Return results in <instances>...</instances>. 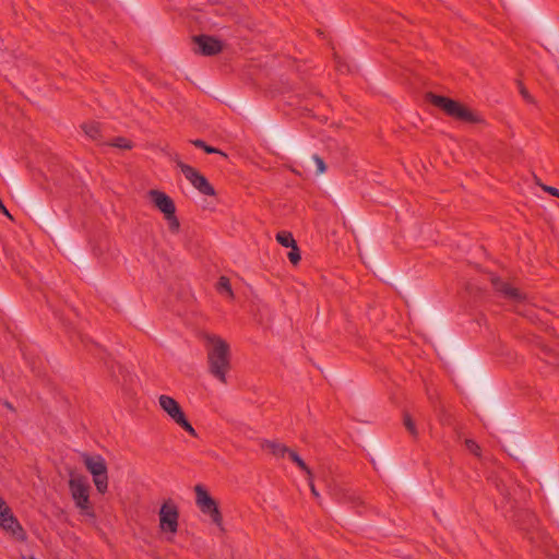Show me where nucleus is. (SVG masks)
<instances>
[{"instance_id": "nucleus-4", "label": "nucleus", "mask_w": 559, "mask_h": 559, "mask_svg": "<svg viewBox=\"0 0 559 559\" xmlns=\"http://www.w3.org/2000/svg\"><path fill=\"white\" fill-rule=\"evenodd\" d=\"M158 527L166 540H174L179 528V509L177 503L171 500H165L158 511Z\"/></svg>"}, {"instance_id": "nucleus-13", "label": "nucleus", "mask_w": 559, "mask_h": 559, "mask_svg": "<svg viewBox=\"0 0 559 559\" xmlns=\"http://www.w3.org/2000/svg\"><path fill=\"white\" fill-rule=\"evenodd\" d=\"M261 447L269 450L276 457H284L289 452L285 444L271 440H264Z\"/></svg>"}, {"instance_id": "nucleus-25", "label": "nucleus", "mask_w": 559, "mask_h": 559, "mask_svg": "<svg viewBox=\"0 0 559 559\" xmlns=\"http://www.w3.org/2000/svg\"><path fill=\"white\" fill-rule=\"evenodd\" d=\"M544 191L548 192L550 195L559 198V190L555 187L545 186Z\"/></svg>"}, {"instance_id": "nucleus-2", "label": "nucleus", "mask_w": 559, "mask_h": 559, "mask_svg": "<svg viewBox=\"0 0 559 559\" xmlns=\"http://www.w3.org/2000/svg\"><path fill=\"white\" fill-rule=\"evenodd\" d=\"M69 489L80 514L88 518L90 520H94L95 512L90 501L91 486L87 478L79 474H71L69 479Z\"/></svg>"}, {"instance_id": "nucleus-22", "label": "nucleus", "mask_w": 559, "mask_h": 559, "mask_svg": "<svg viewBox=\"0 0 559 559\" xmlns=\"http://www.w3.org/2000/svg\"><path fill=\"white\" fill-rule=\"evenodd\" d=\"M110 144L118 148H130L131 147L130 142L123 138H117Z\"/></svg>"}, {"instance_id": "nucleus-5", "label": "nucleus", "mask_w": 559, "mask_h": 559, "mask_svg": "<svg viewBox=\"0 0 559 559\" xmlns=\"http://www.w3.org/2000/svg\"><path fill=\"white\" fill-rule=\"evenodd\" d=\"M158 405L163 412L179 427L187 431L190 436L197 437V431L186 418L179 403L171 396L162 394L158 396Z\"/></svg>"}, {"instance_id": "nucleus-11", "label": "nucleus", "mask_w": 559, "mask_h": 559, "mask_svg": "<svg viewBox=\"0 0 559 559\" xmlns=\"http://www.w3.org/2000/svg\"><path fill=\"white\" fill-rule=\"evenodd\" d=\"M148 197L164 216L176 213L175 203L166 193L158 190H151Z\"/></svg>"}, {"instance_id": "nucleus-10", "label": "nucleus", "mask_w": 559, "mask_h": 559, "mask_svg": "<svg viewBox=\"0 0 559 559\" xmlns=\"http://www.w3.org/2000/svg\"><path fill=\"white\" fill-rule=\"evenodd\" d=\"M194 43L197 45V50L204 56L216 55L223 48L221 40L207 35L197 36L194 38Z\"/></svg>"}, {"instance_id": "nucleus-15", "label": "nucleus", "mask_w": 559, "mask_h": 559, "mask_svg": "<svg viewBox=\"0 0 559 559\" xmlns=\"http://www.w3.org/2000/svg\"><path fill=\"white\" fill-rule=\"evenodd\" d=\"M289 459L302 471L306 473L307 476H311V471L305 463V461L295 452L289 450L287 453Z\"/></svg>"}, {"instance_id": "nucleus-3", "label": "nucleus", "mask_w": 559, "mask_h": 559, "mask_svg": "<svg viewBox=\"0 0 559 559\" xmlns=\"http://www.w3.org/2000/svg\"><path fill=\"white\" fill-rule=\"evenodd\" d=\"M429 98L435 106L442 109L448 116L456 120L467 123H479L483 121L478 114L456 100L433 94L429 95Z\"/></svg>"}, {"instance_id": "nucleus-27", "label": "nucleus", "mask_w": 559, "mask_h": 559, "mask_svg": "<svg viewBox=\"0 0 559 559\" xmlns=\"http://www.w3.org/2000/svg\"><path fill=\"white\" fill-rule=\"evenodd\" d=\"M521 93L524 98L530 99V95L526 93V91L524 88L521 90Z\"/></svg>"}, {"instance_id": "nucleus-9", "label": "nucleus", "mask_w": 559, "mask_h": 559, "mask_svg": "<svg viewBox=\"0 0 559 559\" xmlns=\"http://www.w3.org/2000/svg\"><path fill=\"white\" fill-rule=\"evenodd\" d=\"M0 526L13 535L19 540H25L26 534L17 520L14 518L10 508L5 504L4 500L0 497Z\"/></svg>"}, {"instance_id": "nucleus-1", "label": "nucleus", "mask_w": 559, "mask_h": 559, "mask_svg": "<svg viewBox=\"0 0 559 559\" xmlns=\"http://www.w3.org/2000/svg\"><path fill=\"white\" fill-rule=\"evenodd\" d=\"M206 356L209 372L219 383H228V373L231 369V353L229 344L217 335L206 337Z\"/></svg>"}, {"instance_id": "nucleus-8", "label": "nucleus", "mask_w": 559, "mask_h": 559, "mask_svg": "<svg viewBox=\"0 0 559 559\" xmlns=\"http://www.w3.org/2000/svg\"><path fill=\"white\" fill-rule=\"evenodd\" d=\"M178 168L181 170L186 179L197 189L200 193L204 195L213 197L215 195V189L209 182V180L195 168L190 165H187L180 160L177 162Z\"/></svg>"}, {"instance_id": "nucleus-26", "label": "nucleus", "mask_w": 559, "mask_h": 559, "mask_svg": "<svg viewBox=\"0 0 559 559\" xmlns=\"http://www.w3.org/2000/svg\"><path fill=\"white\" fill-rule=\"evenodd\" d=\"M307 477H308V481H309V486H310L312 495L314 497H319V492L317 491V489L314 487V484H313V480H312V475L311 476H307Z\"/></svg>"}, {"instance_id": "nucleus-28", "label": "nucleus", "mask_w": 559, "mask_h": 559, "mask_svg": "<svg viewBox=\"0 0 559 559\" xmlns=\"http://www.w3.org/2000/svg\"><path fill=\"white\" fill-rule=\"evenodd\" d=\"M21 559H36V558H35V557H33V556H22V558H21Z\"/></svg>"}, {"instance_id": "nucleus-16", "label": "nucleus", "mask_w": 559, "mask_h": 559, "mask_svg": "<svg viewBox=\"0 0 559 559\" xmlns=\"http://www.w3.org/2000/svg\"><path fill=\"white\" fill-rule=\"evenodd\" d=\"M217 290L221 294L227 295L228 297H233V290L230 286V282L227 277L222 276L217 283Z\"/></svg>"}, {"instance_id": "nucleus-12", "label": "nucleus", "mask_w": 559, "mask_h": 559, "mask_svg": "<svg viewBox=\"0 0 559 559\" xmlns=\"http://www.w3.org/2000/svg\"><path fill=\"white\" fill-rule=\"evenodd\" d=\"M492 284L497 292L501 293L504 297L511 300L522 301L525 299V296L518 288L499 278H493Z\"/></svg>"}, {"instance_id": "nucleus-17", "label": "nucleus", "mask_w": 559, "mask_h": 559, "mask_svg": "<svg viewBox=\"0 0 559 559\" xmlns=\"http://www.w3.org/2000/svg\"><path fill=\"white\" fill-rule=\"evenodd\" d=\"M83 130L87 136L96 140L99 134V124L97 122L85 123Z\"/></svg>"}, {"instance_id": "nucleus-24", "label": "nucleus", "mask_w": 559, "mask_h": 559, "mask_svg": "<svg viewBox=\"0 0 559 559\" xmlns=\"http://www.w3.org/2000/svg\"><path fill=\"white\" fill-rule=\"evenodd\" d=\"M466 448L474 453L475 455H479V445L474 440H466Z\"/></svg>"}, {"instance_id": "nucleus-14", "label": "nucleus", "mask_w": 559, "mask_h": 559, "mask_svg": "<svg viewBox=\"0 0 559 559\" xmlns=\"http://www.w3.org/2000/svg\"><path fill=\"white\" fill-rule=\"evenodd\" d=\"M276 240L283 247H286V248H293L294 246L297 245L293 235L289 231H285V230L277 233Z\"/></svg>"}, {"instance_id": "nucleus-23", "label": "nucleus", "mask_w": 559, "mask_h": 559, "mask_svg": "<svg viewBox=\"0 0 559 559\" xmlns=\"http://www.w3.org/2000/svg\"><path fill=\"white\" fill-rule=\"evenodd\" d=\"M404 425L406 427V429L412 433V435H416L417 433V430H416V427H415V424L413 421V419L411 418L409 415H405L404 416Z\"/></svg>"}, {"instance_id": "nucleus-20", "label": "nucleus", "mask_w": 559, "mask_h": 559, "mask_svg": "<svg viewBox=\"0 0 559 559\" xmlns=\"http://www.w3.org/2000/svg\"><path fill=\"white\" fill-rule=\"evenodd\" d=\"M165 219L167 221L168 227L173 233H177L179 230L180 224L175 214L166 215Z\"/></svg>"}, {"instance_id": "nucleus-18", "label": "nucleus", "mask_w": 559, "mask_h": 559, "mask_svg": "<svg viewBox=\"0 0 559 559\" xmlns=\"http://www.w3.org/2000/svg\"><path fill=\"white\" fill-rule=\"evenodd\" d=\"M193 145L197 146V147H200L202 150H204L206 153L209 154H214V153H218V154H222L225 156V154L223 152H221L219 150L215 148V147H212L210 145H207L204 141L202 140H194L193 142Z\"/></svg>"}, {"instance_id": "nucleus-19", "label": "nucleus", "mask_w": 559, "mask_h": 559, "mask_svg": "<svg viewBox=\"0 0 559 559\" xmlns=\"http://www.w3.org/2000/svg\"><path fill=\"white\" fill-rule=\"evenodd\" d=\"M311 159L316 165V174L317 175H321V174L325 173V170H326L325 163L319 155H313L311 157Z\"/></svg>"}, {"instance_id": "nucleus-21", "label": "nucleus", "mask_w": 559, "mask_h": 559, "mask_svg": "<svg viewBox=\"0 0 559 559\" xmlns=\"http://www.w3.org/2000/svg\"><path fill=\"white\" fill-rule=\"evenodd\" d=\"M287 255L293 264H297L300 261V253L297 245L290 248V251L288 252Z\"/></svg>"}, {"instance_id": "nucleus-6", "label": "nucleus", "mask_w": 559, "mask_h": 559, "mask_svg": "<svg viewBox=\"0 0 559 559\" xmlns=\"http://www.w3.org/2000/svg\"><path fill=\"white\" fill-rule=\"evenodd\" d=\"M85 467L93 476L94 485L98 492L105 493L108 489L107 465L100 455H83Z\"/></svg>"}, {"instance_id": "nucleus-7", "label": "nucleus", "mask_w": 559, "mask_h": 559, "mask_svg": "<svg viewBox=\"0 0 559 559\" xmlns=\"http://www.w3.org/2000/svg\"><path fill=\"white\" fill-rule=\"evenodd\" d=\"M195 491V503L200 511L207 515L214 524L217 526H222V514L218 510V506L216 501L210 496L207 490L201 486L197 485L194 488Z\"/></svg>"}]
</instances>
